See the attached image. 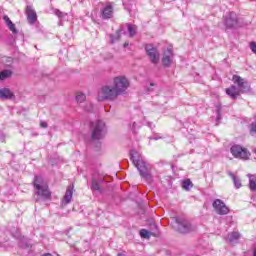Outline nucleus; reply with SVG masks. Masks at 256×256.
Wrapping results in <instances>:
<instances>
[{"mask_svg": "<svg viewBox=\"0 0 256 256\" xmlns=\"http://www.w3.org/2000/svg\"><path fill=\"white\" fill-rule=\"evenodd\" d=\"M130 157L133 165L138 169L142 179L151 183V181H153V176L151 175V164L147 163L145 158L135 150L130 151Z\"/></svg>", "mask_w": 256, "mask_h": 256, "instance_id": "1", "label": "nucleus"}, {"mask_svg": "<svg viewBox=\"0 0 256 256\" xmlns=\"http://www.w3.org/2000/svg\"><path fill=\"white\" fill-rule=\"evenodd\" d=\"M233 83H235L237 86L232 85L229 88L226 89V94L231 97V99H237L241 93H248V91H251V86L249 85V82H247L245 79H243L239 75H234L232 78Z\"/></svg>", "mask_w": 256, "mask_h": 256, "instance_id": "2", "label": "nucleus"}, {"mask_svg": "<svg viewBox=\"0 0 256 256\" xmlns=\"http://www.w3.org/2000/svg\"><path fill=\"white\" fill-rule=\"evenodd\" d=\"M34 188L36 189V195L41 197L44 201H50L51 191H49V186L41 176H35L34 178Z\"/></svg>", "mask_w": 256, "mask_h": 256, "instance_id": "3", "label": "nucleus"}, {"mask_svg": "<svg viewBox=\"0 0 256 256\" xmlns=\"http://www.w3.org/2000/svg\"><path fill=\"white\" fill-rule=\"evenodd\" d=\"M119 97L117 90L113 85H105L98 91V101H115Z\"/></svg>", "mask_w": 256, "mask_h": 256, "instance_id": "4", "label": "nucleus"}, {"mask_svg": "<svg viewBox=\"0 0 256 256\" xmlns=\"http://www.w3.org/2000/svg\"><path fill=\"white\" fill-rule=\"evenodd\" d=\"M129 79L125 76H116L113 79V87L116 90L118 95H125L127 90L129 89Z\"/></svg>", "mask_w": 256, "mask_h": 256, "instance_id": "5", "label": "nucleus"}, {"mask_svg": "<svg viewBox=\"0 0 256 256\" xmlns=\"http://www.w3.org/2000/svg\"><path fill=\"white\" fill-rule=\"evenodd\" d=\"M92 129V139L99 141V139H103L105 134L107 133V128L105 126V122L101 120H97L91 123Z\"/></svg>", "mask_w": 256, "mask_h": 256, "instance_id": "6", "label": "nucleus"}, {"mask_svg": "<svg viewBox=\"0 0 256 256\" xmlns=\"http://www.w3.org/2000/svg\"><path fill=\"white\" fill-rule=\"evenodd\" d=\"M230 152L235 157V159H242L243 161H247L249 157H251V153L247 151L246 148H243L241 145H233L230 148Z\"/></svg>", "mask_w": 256, "mask_h": 256, "instance_id": "7", "label": "nucleus"}, {"mask_svg": "<svg viewBox=\"0 0 256 256\" xmlns=\"http://www.w3.org/2000/svg\"><path fill=\"white\" fill-rule=\"evenodd\" d=\"M175 222L177 223V229L179 233H191V231H195V227L191 225L189 220L183 218H175Z\"/></svg>", "mask_w": 256, "mask_h": 256, "instance_id": "8", "label": "nucleus"}, {"mask_svg": "<svg viewBox=\"0 0 256 256\" xmlns=\"http://www.w3.org/2000/svg\"><path fill=\"white\" fill-rule=\"evenodd\" d=\"M223 23L226 29H235L239 23V18L237 17V13L230 12L224 16Z\"/></svg>", "mask_w": 256, "mask_h": 256, "instance_id": "9", "label": "nucleus"}, {"mask_svg": "<svg viewBox=\"0 0 256 256\" xmlns=\"http://www.w3.org/2000/svg\"><path fill=\"white\" fill-rule=\"evenodd\" d=\"M145 51L151 63H153L154 65H157V63H159V58H160L159 50H157V48L153 46V44H147L145 46Z\"/></svg>", "mask_w": 256, "mask_h": 256, "instance_id": "10", "label": "nucleus"}, {"mask_svg": "<svg viewBox=\"0 0 256 256\" xmlns=\"http://www.w3.org/2000/svg\"><path fill=\"white\" fill-rule=\"evenodd\" d=\"M212 207L218 215H227L229 213V208L221 199L214 200Z\"/></svg>", "mask_w": 256, "mask_h": 256, "instance_id": "11", "label": "nucleus"}, {"mask_svg": "<svg viewBox=\"0 0 256 256\" xmlns=\"http://www.w3.org/2000/svg\"><path fill=\"white\" fill-rule=\"evenodd\" d=\"M102 19H111L113 17V3L107 2L101 10Z\"/></svg>", "mask_w": 256, "mask_h": 256, "instance_id": "12", "label": "nucleus"}, {"mask_svg": "<svg viewBox=\"0 0 256 256\" xmlns=\"http://www.w3.org/2000/svg\"><path fill=\"white\" fill-rule=\"evenodd\" d=\"M173 63V49L167 48L162 57L164 67H169Z\"/></svg>", "mask_w": 256, "mask_h": 256, "instance_id": "13", "label": "nucleus"}, {"mask_svg": "<svg viewBox=\"0 0 256 256\" xmlns=\"http://www.w3.org/2000/svg\"><path fill=\"white\" fill-rule=\"evenodd\" d=\"M26 15L28 19V23L30 25H34L35 21H37V12L31 6L26 7Z\"/></svg>", "mask_w": 256, "mask_h": 256, "instance_id": "14", "label": "nucleus"}, {"mask_svg": "<svg viewBox=\"0 0 256 256\" xmlns=\"http://www.w3.org/2000/svg\"><path fill=\"white\" fill-rule=\"evenodd\" d=\"M73 199V186H69L66 190V193L62 199V205H69Z\"/></svg>", "mask_w": 256, "mask_h": 256, "instance_id": "15", "label": "nucleus"}, {"mask_svg": "<svg viewBox=\"0 0 256 256\" xmlns=\"http://www.w3.org/2000/svg\"><path fill=\"white\" fill-rule=\"evenodd\" d=\"M13 92L8 88L0 89V99H12Z\"/></svg>", "mask_w": 256, "mask_h": 256, "instance_id": "16", "label": "nucleus"}, {"mask_svg": "<svg viewBox=\"0 0 256 256\" xmlns=\"http://www.w3.org/2000/svg\"><path fill=\"white\" fill-rule=\"evenodd\" d=\"M229 177H231L233 183H234V187H236V189H241L242 184H241V179L239 177H237L235 174H233V172H228Z\"/></svg>", "mask_w": 256, "mask_h": 256, "instance_id": "17", "label": "nucleus"}, {"mask_svg": "<svg viewBox=\"0 0 256 256\" xmlns=\"http://www.w3.org/2000/svg\"><path fill=\"white\" fill-rule=\"evenodd\" d=\"M240 237L241 234H239V232H232L228 234L226 241H228V243H235V241H239Z\"/></svg>", "mask_w": 256, "mask_h": 256, "instance_id": "18", "label": "nucleus"}, {"mask_svg": "<svg viewBox=\"0 0 256 256\" xmlns=\"http://www.w3.org/2000/svg\"><path fill=\"white\" fill-rule=\"evenodd\" d=\"M249 177V189L250 191H256V176L248 174Z\"/></svg>", "mask_w": 256, "mask_h": 256, "instance_id": "19", "label": "nucleus"}, {"mask_svg": "<svg viewBox=\"0 0 256 256\" xmlns=\"http://www.w3.org/2000/svg\"><path fill=\"white\" fill-rule=\"evenodd\" d=\"M127 29L130 37H135L137 33V26L132 25V24H127Z\"/></svg>", "mask_w": 256, "mask_h": 256, "instance_id": "20", "label": "nucleus"}, {"mask_svg": "<svg viewBox=\"0 0 256 256\" xmlns=\"http://www.w3.org/2000/svg\"><path fill=\"white\" fill-rule=\"evenodd\" d=\"M182 187L183 189H185L186 191H189V189H191V187H193V182H191L190 179H186L182 182Z\"/></svg>", "mask_w": 256, "mask_h": 256, "instance_id": "21", "label": "nucleus"}, {"mask_svg": "<svg viewBox=\"0 0 256 256\" xmlns=\"http://www.w3.org/2000/svg\"><path fill=\"white\" fill-rule=\"evenodd\" d=\"M87 99V96L81 92L76 93V101L77 103H83Z\"/></svg>", "mask_w": 256, "mask_h": 256, "instance_id": "22", "label": "nucleus"}, {"mask_svg": "<svg viewBox=\"0 0 256 256\" xmlns=\"http://www.w3.org/2000/svg\"><path fill=\"white\" fill-rule=\"evenodd\" d=\"M7 77H11V71L9 70H4L0 73V81H5Z\"/></svg>", "mask_w": 256, "mask_h": 256, "instance_id": "23", "label": "nucleus"}, {"mask_svg": "<svg viewBox=\"0 0 256 256\" xmlns=\"http://www.w3.org/2000/svg\"><path fill=\"white\" fill-rule=\"evenodd\" d=\"M140 237H142V239H149V237H151V234L146 229H142L140 230Z\"/></svg>", "mask_w": 256, "mask_h": 256, "instance_id": "24", "label": "nucleus"}, {"mask_svg": "<svg viewBox=\"0 0 256 256\" xmlns=\"http://www.w3.org/2000/svg\"><path fill=\"white\" fill-rule=\"evenodd\" d=\"M250 135H252V137L256 135V121L252 122L250 125Z\"/></svg>", "mask_w": 256, "mask_h": 256, "instance_id": "25", "label": "nucleus"}, {"mask_svg": "<svg viewBox=\"0 0 256 256\" xmlns=\"http://www.w3.org/2000/svg\"><path fill=\"white\" fill-rule=\"evenodd\" d=\"M8 28L14 35H17L18 31L13 22L8 25Z\"/></svg>", "mask_w": 256, "mask_h": 256, "instance_id": "26", "label": "nucleus"}, {"mask_svg": "<svg viewBox=\"0 0 256 256\" xmlns=\"http://www.w3.org/2000/svg\"><path fill=\"white\" fill-rule=\"evenodd\" d=\"M91 189L93 191H99L100 187H99V183L97 181H92V186Z\"/></svg>", "mask_w": 256, "mask_h": 256, "instance_id": "27", "label": "nucleus"}, {"mask_svg": "<svg viewBox=\"0 0 256 256\" xmlns=\"http://www.w3.org/2000/svg\"><path fill=\"white\" fill-rule=\"evenodd\" d=\"M3 19H4V21H5V23H6V25H7V27H8V25H11L13 22L11 21V19H9V16H7V15H5L4 17H3Z\"/></svg>", "mask_w": 256, "mask_h": 256, "instance_id": "28", "label": "nucleus"}, {"mask_svg": "<svg viewBox=\"0 0 256 256\" xmlns=\"http://www.w3.org/2000/svg\"><path fill=\"white\" fill-rule=\"evenodd\" d=\"M250 49H251V51H252L253 53L256 54V42H252V43L250 44Z\"/></svg>", "mask_w": 256, "mask_h": 256, "instance_id": "29", "label": "nucleus"}, {"mask_svg": "<svg viewBox=\"0 0 256 256\" xmlns=\"http://www.w3.org/2000/svg\"><path fill=\"white\" fill-rule=\"evenodd\" d=\"M55 15H57V17H63V12H61L60 10H55Z\"/></svg>", "mask_w": 256, "mask_h": 256, "instance_id": "30", "label": "nucleus"}, {"mask_svg": "<svg viewBox=\"0 0 256 256\" xmlns=\"http://www.w3.org/2000/svg\"><path fill=\"white\" fill-rule=\"evenodd\" d=\"M40 126H41L43 129H47V122H41V123H40Z\"/></svg>", "mask_w": 256, "mask_h": 256, "instance_id": "31", "label": "nucleus"}, {"mask_svg": "<svg viewBox=\"0 0 256 256\" xmlns=\"http://www.w3.org/2000/svg\"><path fill=\"white\" fill-rule=\"evenodd\" d=\"M110 39H111V43H115V41H117V39H115V36L110 35Z\"/></svg>", "mask_w": 256, "mask_h": 256, "instance_id": "32", "label": "nucleus"}, {"mask_svg": "<svg viewBox=\"0 0 256 256\" xmlns=\"http://www.w3.org/2000/svg\"><path fill=\"white\" fill-rule=\"evenodd\" d=\"M148 127H150V129H153L155 127V125H153V123L149 122Z\"/></svg>", "mask_w": 256, "mask_h": 256, "instance_id": "33", "label": "nucleus"}, {"mask_svg": "<svg viewBox=\"0 0 256 256\" xmlns=\"http://www.w3.org/2000/svg\"><path fill=\"white\" fill-rule=\"evenodd\" d=\"M121 35V30H119V31H117L116 32V37H117V39H119V36Z\"/></svg>", "mask_w": 256, "mask_h": 256, "instance_id": "34", "label": "nucleus"}, {"mask_svg": "<svg viewBox=\"0 0 256 256\" xmlns=\"http://www.w3.org/2000/svg\"><path fill=\"white\" fill-rule=\"evenodd\" d=\"M136 127H137V123L134 122V123L132 124V129H135Z\"/></svg>", "mask_w": 256, "mask_h": 256, "instance_id": "35", "label": "nucleus"}, {"mask_svg": "<svg viewBox=\"0 0 256 256\" xmlns=\"http://www.w3.org/2000/svg\"><path fill=\"white\" fill-rule=\"evenodd\" d=\"M151 139H154L155 141H157V139H161V137H152Z\"/></svg>", "mask_w": 256, "mask_h": 256, "instance_id": "36", "label": "nucleus"}, {"mask_svg": "<svg viewBox=\"0 0 256 256\" xmlns=\"http://www.w3.org/2000/svg\"><path fill=\"white\" fill-rule=\"evenodd\" d=\"M127 46H129V43H124V47H127Z\"/></svg>", "mask_w": 256, "mask_h": 256, "instance_id": "37", "label": "nucleus"}, {"mask_svg": "<svg viewBox=\"0 0 256 256\" xmlns=\"http://www.w3.org/2000/svg\"><path fill=\"white\" fill-rule=\"evenodd\" d=\"M118 256H126L125 254H123V253H120V254H118Z\"/></svg>", "mask_w": 256, "mask_h": 256, "instance_id": "38", "label": "nucleus"}, {"mask_svg": "<svg viewBox=\"0 0 256 256\" xmlns=\"http://www.w3.org/2000/svg\"><path fill=\"white\" fill-rule=\"evenodd\" d=\"M253 256H256V249H255L254 252H253Z\"/></svg>", "mask_w": 256, "mask_h": 256, "instance_id": "39", "label": "nucleus"}, {"mask_svg": "<svg viewBox=\"0 0 256 256\" xmlns=\"http://www.w3.org/2000/svg\"><path fill=\"white\" fill-rule=\"evenodd\" d=\"M150 85L153 87V85H155V84L151 83Z\"/></svg>", "mask_w": 256, "mask_h": 256, "instance_id": "40", "label": "nucleus"}, {"mask_svg": "<svg viewBox=\"0 0 256 256\" xmlns=\"http://www.w3.org/2000/svg\"><path fill=\"white\" fill-rule=\"evenodd\" d=\"M87 111H91V109H87Z\"/></svg>", "mask_w": 256, "mask_h": 256, "instance_id": "41", "label": "nucleus"}, {"mask_svg": "<svg viewBox=\"0 0 256 256\" xmlns=\"http://www.w3.org/2000/svg\"><path fill=\"white\" fill-rule=\"evenodd\" d=\"M217 119H220V117L218 116Z\"/></svg>", "mask_w": 256, "mask_h": 256, "instance_id": "42", "label": "nucleus"}]
</instances>
